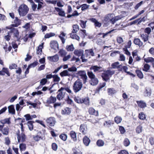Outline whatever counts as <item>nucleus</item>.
Masks as SVG:
<instances>
[{"label": "nucleus", "instance_id": "obj_50", "mask_svg": "<svg viewBox=\"0 0 154 154\" xmlns=\"http://www.w3.org/2000/svg\"><path fill=\"white\" fill-rule=\"evenodd\" d=\"M53 80L54 82H58L60 80V78L57 75H53Z\"/></svg>", "mask_w": 154, "mask_h": 154}, {"label": "nucleus", "instance_id": "obj_24", "mask_svg": "<svg viewBox=\"0 0 154 154\" xmlns=\"http://www.w3.org/2000/svg\"><path fill=\"white\" fill-rule=\"evenodd\" d=\"M137 103L139 106L140 108H143L146 106V104L143 101H137Z\"/></svg>", "mask_w": 154, "mask_h": 154}, {"label": "nucleus", "instance_id": "obj_44", "mask_svg": "<svg viewBox=\"0 0 154 154\" xmlns=\"http://www.w3.org/2000/svg\"><path fill=\"white\" fill-rule=\"evenodd\" d=\"M73 30L72 33H75L76 32L79 30V26L77 25H74L73 26Z\"/></svg>", "mask_w": 154, "mask_h": 154}, {"label": "nucleus", "instance_id": "obj_5", "mask_svg": "<svg viewBox=\"0 0 154 154\" xmlns=\"http://www.w3.org/2000/svg\"><path fill=\"white\" fill-rule=\"evenodd\" d=\"M46 122L48 125L50 126H54L56 122L55 119L54 117H50L48 118Z\"/></svg>", "mask_w": 154, "mask_h": 154}, {"label": "nucleus", "instance_id": "obj_26", "mask_svg": "<svg viewBox=\"0 0 154 154\" xmlns=\"http://www.w3.org/2000/svg\"><path fill=\"white\" fill-rule=\"evenodd\" d=\"M91 20L94 23L95 26L100 27L101 26V23L98 22L95 19L92 18L91 19Z\"/></svg>", "mask_w": 154, "mask_h": 154}, {"label": "nucleus", "instance_id": "obj_63", "mask_svg": "<svg viewBox=\"0 0 154 154\" xmlns=\"http://www.w3.org/2000/svg\"><path fill=\"white\" fill-rule=\"evenodd\" d=\"M145 61L147 63L152 62L154 61V58L151 57H148L146 59H145Z\"/></svg>", "mask_w": 154, "mask_h": 154}, {"label": "nucleus", "instance_id": "obj_60", "mask_svg": "<svg viewBox=\"0 0 154 154\" xmlns=\"http://www.w3.org/2000/svg\"><path fill=\"white\" fill-rule=\"evenodd\" d=\"M60 137L63 140L65 141L67 138V136L66 134H62L60 135Z\"/></svg>", "mask_w": 154, "mask_h": 154}, {"label": "nucleus", "instance_id": "obj_37", "mask_svg": "<svg viewBox=\"0 0 154 154\" xmlns=\"http://www.w3.org/2000/svg\"><path fill=\"white\" fill-rule=\"evenodd\" d=\"M67 52L64 50L61 49L59 51V55L61 57H63L67 54Z\"/></svg>", "mask_w": 154, "mask_h": 154}, {"label": "nucleus", "instance_id": "obj_59", "mask_svg": "<svg viewBox=\"0 0 154 154\" xmlns=\"http://www.w3.org/2000/svg\"><path fill=\"white\" fill-rule=\"evenodd\" d=\"M81 78L82 79L84 84H85L86 82L88 79L86 74L81 77Z\"/></svg>", "mask_w": 154, "mask_h": 154}, {"label": "nucleus", "instance_id": "obj_18", "mask_svg": "<svg viewBox=\"0 0 154 154\" xmlns=\"http://www.w3.org/2000/svg\"><path fill=\"white\" fill-rule=\"evenodd\" d=\"M90 83L91 85H95L98 84V80L97 78L95 77L91 79L90 81Z\"/></svg>", "mask_w": 154, "mask_h": 154}, {"label": "nucleus", "instance_id": "obj_2", "mask_svg": "<svg viewBox=\"0 0 154 154\" xmlns=\"http://www.w3.org/2000/svg\"><path fill=\"white\" fill-rule=\"evenodd\" d=\"M82 86L83 84L81 81L78 79L73 84V90L75 93L78 92L81 90Z\"/></svg>", "mask_w": 154, "mask_h": 154}, {"label": "nucleus", "instance_id": "obj_17", "mask_svg": "<svg viewBox=\"0 0 154 154\" xmlns=\"http://www.w3.org/2000/svg\"><path fill=\"white\" fill-rule=\"evenodd\" d=\"M57 94V98L59 100L62 99L64 97V94L63 93L62 91H58V90Z\"/></svg>", "mask_w": 154, "mask_h": 154}, {"label": "nucleus", "instance_id": "obj_54", "mask_svg": "<svg viewBox=\"0 0 154 154\" xmlns=\"http://www.w3.org/2000/svg\"><path fill=\"white\" fill-rule=\"evenodd\" d=\"M150 67V66L147 64H146L144 65L143 70L145 72H148Z\"/></svg>", "mask_w": 154, "mask_h": 154}, {"label": "nucleus", "instance_id": "obj_28", "mask_svg": "<svg viewBox=\"0 0 154 154\" xmlns=\"http://www.w3.org/2000/svg\"><path fill=\"white\" fill-rule=\"evenodd\" d=\"M8 111L10 113L13 114L15 113V111L13 105H11L8 107Z\"/></svg>", "mask_w": 154, "mask_h": 154}, {"label": "nucleus", "instance_id": "obj_22", "mask_svg": "<svg viewBox=\"0 0 154 154\" xmlns=\"http://www.w3.org/2000/svg\"><path fill=\"white\" fill-rule=\"evenodd\" d=\"M10 119V118H6L4 119H2L0 121V122L1 124H3L2 125H4L6 124H10L11 123Z\"/></svg>", "mask_w": 154, "mask_h": 154}, {"label": "nucleus", "instance_id": "obj_42", "mask_svg": "<svg viewBox=\"0 0 154 154\" xmlns=\"http://www.w3.org/2000/svg\"><path fill=\"white\" fill-rule=\"evenodd\" d=\"M136 72L137 76L140 79H142L143 78V75L142 72L139 70H136Z\"/></svg>", "mask_w": 154, "mask_h": 154}, {"label": "nucleus", "instance_id": "obj_4", "mask_svg": "<svg viewBox=\"0 0 154 154\" xmlns=\"http://www.w3.org/2000/svg\"><path fill=\"white\" fill-rule=\"evenodd\" d=\"M112 15V14H108L105 16L103 22L105 26H108L111 23V16Z\"/></svg>", "mask_w": 154, "mask_h": 154}, {"label": "nucleus", "instance_id": "obj_52", "mask_svg": "<svg viewBox=\"0 0 154 154\" xmlns=\"http://www.w3.org/2000/svg\"><path fill=\"white\" fill-rule=\"evenodd\" d=\"M130 144V142L129 140L127 138L125 139L124 141V145L126 146H128Z\"/></svg>", "mask_w": 154, "mask_h": 154}, {"label": "nucleus", "instance_id": "obj_27", "mask_svg": "<svg viewBox=\"0 0 154 154\" xmlns=\"http://www.w3.org/2000/svg\"><path fill=\"white\" fill-rule=\"evenodd\" d=\"M64 90L67 91L69 93H71L72 94V91L70 89V88L68 87H66L65 88L61 87L58 90V91H62Z\"/></svg>", "mask_w": 154, "mask_h": 154}, {"label": "nucleus", "instance_id": "obj_35", "mask_svg": "<svg viewBox=\"0 0 154 154\" xmlns=\"http://www.w3.org/2000/svg\"><path fill=\"white\" fill-rule=\"evenodd\" d=\"M34 122L32 121H29L27 122V125L29 130L30 131H32L33 129V123H34Z\"/></svg>", "mask_w": 154, "mask_h": 154}, {"label": "nucleus", "instance_id": "obj_34", "mask_svg": "<svg viewBox=\"0 0 154 154\" xmlns=\"http://www.w3.org/2000/svg\"><path fill=\"white\" fill-rule=\"evenodd\" d=\"M104 72L109 77H110L115 73L113 70H107L104 71Z\"/></svg>", "mask_w": 154, "mask_h": 154}, {"label": "nucleus", "instance_id": "obj_49", "mask_svg": "<svg viewBox=\"0 0 154 154\" xmlns=\"http://www.w3.org/2000/svg\"><path fill=\"white\" fill-rule=\"evenodd\" d=\"M19 147L21 150L24 151L26 148V145L25 144L22 143L20 144Z\"/></svg>", "mask_w": 154, "mask_h": 154}, {"label": "nucleus", "instance_id": "obj_40", "mask_svg": "<svg viewBox=\"0 0 154 154\" xmlns=\"http://www.w3.org/2000/svg\"><path fill=\"white\" fill-rule=\"evenodd\" d=\"M87 74L90 79L96 77L95 75L92 71H88Z\"/></svg>", "mask_w": 154, "mask_h": 154}, {"label": "nucleus", "instance_id": "obj_15", "mask_svg": "<svg viewBox=\"0 0 154 154\" xmlns=\"http://www.w3.org/2000/svg\"><path fill=\"white\" fill-rule=\"evenodd\" d=\"M69 71L68 69L64 70L60 73V75L62 77L66 76H70L72 75V74Z\"/></svg>", "mask_w": 154, "mask_h": 154}, {"label": "nucleus", "instance_id": "obj_33", "mask_svg": "<svg viewBox=\"0 0 154 154\" xmlns=\"http://www.w3.org/2000/svg\"><path fill=\"white\" fill-rule=\"evenodd\" d=\"M42 45H40L38 47L36 53L38 55L39 57V55H41L42 53Z\"/></svg>", "mask_w": 154, "mask_h": 154}, {"label": "nucleus", "instance_id": "obj_8", "mask_svg": "<svg viewBox=\"0 0 154 154\" xmlns=\"http://www.w3.org/2000/svg\"><path fill=\"white\" fill-rule=\"evenodd\" d=\"M122 17V16L121 15L115 16L114 17H111V23L112 24H114L116 21L121 19Z\"/></svg>", "mask_w": 154, "mask_h": 154}, {"label": "nucleus", "instance_id": "obj_47", "mask_svg": "<svg viewBox=\"0 0 154 154\" xmlns=\"http://www.w3.org/2000/svg\"><path fill=\"white\" fill-rule=\"evenodd\" d=\"M81 7L82 10V11H85L88 8L89 5L85 4L82 5Z\"/></svg>", "mask_w": 154, "mask_h": 154}, {"label": "nucleus", "instance_id": "obj_10", "mask_svg": "<svg viewBox=\"0 0 154 154\" xmlns=\"http://www.w3.org/2000/svg\"><path fill=\"white\" fill-rule=\"evenodd\" d=\"M71 111V109L66 107L62 110L61 113L63 115H69L70 114Z\"/></svg>", "mask_w": 154, "mask_h": 154}, {"label": "nucleus", "instance_id": "obj_55", "mask_svg": "<svg viewBox=\"0 0 154 154\" xmlns=\"http://www.w3.org/2000/svg\"><path fill=\"white\" fill-rule=\"evenodd\" d=\"M80 25L82 28H85L86 27V24L87 21H84L82 20H80Z\"/></svg>", "mask_w": 154, "mask_h": 154}, {"label": "nucleus", "instance_id": "obj_36", "mask_svg": "<svg viewBox=\"0 0 154 154\" xmlns=\"http://www.w3.org/2000/svg\"><path fill=\"white\" fill-rule=\"evenodd\" d=\"M66 48L67 50L69 51H72L74 49V48L72 44L70 45L66 46Z\"/></svg>", "mask_w": 154, "mask_h": 154}, {"label": "nucleus", "instance_id": "obj_31", "mask_svg": "<svg viewBox=\"0 0 154 154\" xmlns=\"http://www.w3.org/2000/svg\"><path fill=\"white\" fill-rule=\"evenodd\" d=\"M101 77L103 78V79L106 82H107L109 80L110 77L105 72L102 73Z\"/></svg>", "mask_w": 154, "mask_h": 154}, {"label": "nucleus", "instance_id": "obj_64", "mask_svg": "<svg viewBox=\"0 0 154 154\" xmlns=\"http://www.w3.org/2000/svg\"><path fill=\"white\" fill-rule=\"evenodd\" d=\"M38 63L37 61H35L33 63L29 64L28 66L30 68L32 67H34L37 65Z\"/></svg>", "mask_w": 154, "mask_h": 154}, {"label": "nucleus", "instance_id": "obj_46", "mask_svg": "<svg viewBox=\"0 0 154 154\" xmlns=\"http://www.w3.org/2000/svg\"><path fill=\"white\" fill-rule=\"evenodd\" d=\"M77 74L80 76V77L84 76L86 74V72L85 71H77Z\"/></svg>", "mask_w": 154, "mask_h": 154}, {"label": "nucleus", "instance_id": "obj_11", "mask_svg": "<svg viewBox=\"0 0 154 154\" xmlns=\"http://www.w3.org/2000/svg\"><path fill=\"white\" fill-rule=\"evenodd\" d=\"M50 46L52 48L55 49L56 48H58V44L56 41H51L50 43Z\"/></svg>", "mask_w": 154, "mask_h": 154}, {"label": "nucleus", "instance_id": "obj_25", "mask_svg": "<svg viewBox=\"0 0 154 154\" xmlns=\"http://www.w3.org/2000/svg\"><path fill=\"white\" fill-rule=\"evenodd\" d=\"M11 32L14 33V36L16 38L17 40H18L19 38V32L18 30L15 29H13L11 30Z\"/></svg>", "mask_w": 154, "mask_h": 154}, {"label": "nucleus", "instance_id": "obj_12", "mask_svg": "<svg viewBox=\"0 0 154 154\" xmlns=\"http://www.w3.org/2000/svg\"><path fill=\"white\" fill-rule=\"evenodd\" d=\"M47 58L50 61L53 62H57L59 60V57L57 55L52 57H48Z\"/></svg>", "mask_w": 154, "mask_h": 154}, {"label": "nucleus", "instance_id": "obj_20", "mask_svg": "<svg viewBox=\"0 0 154 154\" xmlns=\"http://www.w3.org/2000/svg\"><path fill=\"white\" fill-rule=\"evenodd\" d=\"M140 37L141 39L145 42L148 41L149 35L146 34H143L140 35Z\"/></svg>", "mask_w": 154, "mask_h": 154}, {"label": "nucleus", "instance_id": "obj_56", "mask_svg": "<svg viewBox=\"0 0 154 154\" xmlns=\"http://www.w3.org/2000/svg\"><path fill=\"white\" fill-rule=\"evenodd\" d=\"M33 138L35 141H37L39 140L40 139H42L41 136L38 134L35 136H33Z\"/></svg>", "mask_w": 154, "mask_h": 154}, {"label": "nucleus", "instance_id": "obj_9", "mask_svg": "<svg viewBox=\"0 0 154 154\" xmlns=\"http://www.w3.org/2000/svg\"><path fill=\"white\" fill-rule=\"evenodd\" d=\"M133 42L135 45H138L139 47H142L143 44V42L138 38H134Z\"/></svg>", "mask_w": 154, "mask_h": 154}, {"label": "nucleus", "instance_id": "obj_16", "mask_svg": "<svg viewBox=\"0 0 154 154\" xmlns=\"http://www.w3.org/2000/svg\"><path fill=\"white\" fill-rule=\"evenodd\" d=\"M88 112L89 114L92 115L97 116L98 115V112L96 111L93 108L90 107L89 109Z\"/></svg>", "mask_w": 154, "mask_h": 154}, {"label": "nucleus", "instance_id": "obj_13", "mask_svg": "<svg viewBox=\"0 0 154 154\" xmlns=\"http://www.w3.org/2000/svg\"><path fill=\"white\" fill-rule=\"evenodd\" d=\"M80 130L83 134H85L87 131L86 125L84 124L81 125L80 127Z\"/></svg>", "mask_w": 154, "mask_h": 154}, {"label": "nucleus", "instance_id": "obj_39", "mask_svg": "<svg viewBox=\"0 0 154 154\" xmlns=\"http://www.w3.org/2000/svg\"><path fill=\"white\" fill-rule=\"evenodd\" d=\"M74 101L79 103H82V99H81L79 97H74Z\"/></svg>", "mask_w": 154, "mask_h": 154}, {"label": "nucleus", "instance_id": "obj_62", "mask_svg": "<svg viewBox=\"0 0 154 154\" xmlns=\"http://www.w3.org/2000/svg\"><path fill=\"white\" fill-rule=\"evenodd\" d=\"M143 1H141L139 3L136 4V5L134 7V9L135 10L137 9L138 8L140 7L143 4Z\"/></svg>", "mask_w": 154, "mask_h": 154}, {"label": "nucleus", "instance_id": "obj_48", "mask_svg": "<svg viewBox=\"0 0 154 154\" xmlns=\"http://www.w3.org/2000/svg\"><path fill=\"white\" fill-rule=\"evenodd\" d=\"M151 90L150 88H146L145 95L146 96L150 95L151 94Z\"/></svg>", "mask_w": 154, "mask_h": 154}, {"label": "nucleus", "instance_id": "obj_3", "mask_svg": "<svg viewBox=\"0 0 154 154\" xmlns=\"http://www.w3.org/2000/svg\"><path fill=\"white\" fill-rule=\"evenodd\" d=\"M18 141L19 143H23L25 142L26 140V137L24 133H20L18 130L16 133Z\"/></svg>", "mask_w": 154, "mask_h": 154}, {"label": "nucleus", "instance_id": "obj_1", "mask_svg": "<svg viewBox=\"0 0 154 154\" xmlns=\"http://www.w3.org/2000/svg\"><path fill=\"white\" fill-rule=\"evenodd\" d=\"M18 11L20 16H24L28 13L29 8L26 5L23 4L19 6Z\"/></svg>", "mask_w": 154, "mask_h": 154}, {"label": "nucleus", "instance_id": "obj_6", "mask_svg": "<svg viewBox=\"0 0 154 154\" xmlns=\"http://www.w3.org/2000/svg\"><path fill=\"white\" fill-rule=\"evenodd\" d=\"M90 69L93 70L95 72H100L103 70L102 67L98 66L97 65L92 66L90 68Z\"/></svg>", "mask_w": 154, "mask_h": 154}, {"label": "nucleus", "instance_id": "obj_51", "mask_svg": "<svg viewBox=\"0 0 154 154\" xmlns=\"http://www.w3.org/2000/svg\"><path fill=\"white\" fill-rule=\"evenodd\" d=\"M70 37L72 39H75L78 41L79 40L80 37L75 34H71Z\"/></svg>", "mask_w": 154, "mask_h": 154}, {"label": "nucleus", "instance_id": "obj_57", "mask_svg": "<svg viewBox=\"0 0 154 154\" xmlns=\"http://www.w3.org/2000/svg\"><path fill=\"white\" fill-rule=\"evenodd\" d=\"M55 34L53 33H47L45 35V38H49L51 37L54 36L55 35Z\"/></svg>", "mask_w": 154, "mask_h": 154}, {"label": "nucleus", "instance_id": "obj_41", "mask_svg": "<svg viewBox=\"0 0 154 154\" xmlns=\"http://www.w3.org/2000/svg\"><path fill=\"white\" fill-rule=\"evenodd\" d=\"M84 103L86 105H89V100L88 97H86L82 99V103Z\"/></svg>", "mask_w": 154, "mask_h": 154}, {"label": "nucleus", "instance_id": "obj_32", "mask_svg": "<svg viewBox=\"0 0 154 154\" xmlns=\"http://www.w3.org/2000/svg\"><path fill=\"white\" fill-rule=\"evenodd\" d=\"M109 95H112L116 92V91L113 88H109L107 89Z\"/></svg>", "mask_w": 154, "mask_h": 154}, {"label": "nucleus", "instance_id": "obj_19", "mask_svg": "<svg viewBox=\"0 0 154 154\" xmlns=\"http://www.w3.org/2000/svg\"><path fill=\"white\" fill-rule=\"evenodd\" d=\"M83 140L84 143L86 146H88L90 142V139L86 136L84 137Z\"/></svg>", "mask_w": 154, "mask_h": 154}, {"label": "nucleus", "instance_id": "obj_23", "mask_svg": "<svg viewBox=\"0 0 154 154\" xmlns=\"http://www.w3.org/2000/svg\"><path fill=\"white\" fill-rule=\"evenodd\" d=\"M74 54L78 56H80L83 55V51L82 50H75L74 51Z\"/></svg>", "mask_w": 154, "mask_h": 154}, {"label": "nucleus", "instance_id": "obj_29", "mask_svg": "<svg viewBox=\"0 0 154 154\" xmlns=\"http://www.w3.org/2000/svg\"><path fill=\"white\" fill-rule=\"evenodd\" d=\"M1 131L3 134L7 135L9 133V129L8 127H5L2 129Z\"/></svg>", "mask_w": 154, "mask_h": 154}, {"label": "nucleus", "instance_id": "obj_53", "mask_svg": "<svg viewBox=\"0 0 154 154\" xmlns=\"http://www.w3.org/2000/svg\"><path fill=\"white\" fill-rule=\"evenodd\" d=\"M151 30L150 28L148 27L146 28L144 30V32L145 33H146L147 35H149L151 32Z\"/></svg>", "mask_w": 154, "mask_h": 154}, {"label": "nucleus", "instance_id": "obj_7", "mask_svg": "<svg viewBox=\"0 0 154 154\" xmlns=\"http://www.w3.org/2000/svg\"><path fill=\"white\" fill-rule=\"evenodd\" d=\"M6 74L8 76L10 75V74L9 72L8 69V68L3 67L2 70L0 71V75H4Z\"/></svg>", "mask_w": 154, "mask_h": 154}, {"label": "nucleus", "instance_id": "obj_14", "mask_svg": "<svg viewBox=\"0 0 154 154\" xmlns=\"http://www.w3.org/2000/svg\"><path fill=\"white\" fill-rule=\"evenodd\" d=\"M56 101V98L55 97L51 96L48 98L47 100V103L48 104L54 103Z\"/></svg>", "mask_w": 154, "mask_h": 154}, {"label": "nucleus", "instance_id": "obj_21", "mask_svg": "<svg viewBox=\"0 0 154 154\" xmlns=\"http://www.w3.org/2000/svg\"><path fill=\"white\" fill-rule=\"evenodd\" d=\"M70 135L72 139L74 141H75L77 140L76 134L75 131H70Z\"/></svg>", "mask_w": 154, "mask_h": 154}, {"label": "nucleus", "instance_id": "obj_30", "mask_svg": "<svg viewBox=\"0 0 154 154\" xmlns=\"http://www.w3.org/2000/svg\"><path fill=\"white\" fill-rule=\"evenodd\" d=\"M85 54L87 56L89 55H91L92 56H94V54L92 49L86 50L85 51Z\"/></svg>", "mask_w": 154, "mask_h": 154}, {"label": "nucleus", "instance_id": "obj_38", "mask_svg": "<svg viewBox=\"0 0 154 154\" xmlns=\"http://www.w3.org/2000/svg\"><path fill=\"white\" fill-rule=\"evenodd\" d=\"M119 62H116L113 63H112L111 66L113 68L115 69L116 68H120L121 67V65H119Z\"/></svg>", "mask_w": 154, "mask_h": 154}, {"label": "nucleus", "instance_id": "obj_58", "mask_svg": "<svg viewBox=\"0 0 154 154\" xmlns=\"http://www.w3.org/2000/svg\"><path fill=\"white\" fill-rule=\"evenodd\" d=\"M139 118L140 119L143 120L145 119L146 117L143 112H141L139 115Z\"/></svg>", "mask_w": 154, "mask_h": 154}, {"label": "nucleus", "instance_id": "obj_61", "mask_svg": "<svg viewBox=\"0 0 154 154\" xmlns=\"http://www.w3.org/2000/svg\"><path fill=\"white\" fill-rule=\"evenodd\" d=\"M142 128V127L141 126L139 125L136 128V132L138 133H140L141 132Z\"/></svg>", "mask_w": 154, "mask_h": 154}, {"label": "nucleus", "instance_id": "obj_43", "mask_svg": "<svg viewBox=\"0 0 154 154\" xmlns=\"http://www.w3.org/2000/svg\"><path fill=\"white\" fill-rule=\"evenodd\" d=\"M115 122L117 124H119L120 123L122 120V118L119 116H116L115 118L114 119Z\"/></svg>", "mask_w": 154, "mask_h": 154}, {"label": "nucleus", "instance_id": "obj_45", "mask_svg": "<svg viewBox=\"0 0 154 154\" xmlns=\"http://www.w3.org/2000/svg\"><path fill=\"white\" fill-rule=\"evenodd\" d=\"M104 144V142L101 140H98L97 142V145L99 147L103 146Z\"/></svg>", "mask_w": 154, "mask_h": 154}]
</instances>
